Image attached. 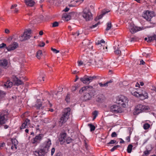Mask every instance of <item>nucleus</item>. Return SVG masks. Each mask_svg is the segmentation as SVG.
Listing matches in <instances>:
<instances>
[{"label":"nucleus","instance_id":"nucleus-1","mask_svg":"<svg viewBox=\"0 0 156 156\" xmlns=\"http://www.w3.org/2000/svg\"><path fill=\"white\" fill-rule=\"evenodd\" d=\"M51 145V140L48 139L44 143V148L35 151L34 153V154L36 156H46V154L48 152Z\"/></svg>","mask_w":156,"mask_h":156},{"label":"nucleus","instance_id":"nucleus-2","mask_svg":"<svg viewBox=\"0 0 156 156\" xmlns=\"http://www.w3.org/2000/svg\"><path fill=\"white\" fill-rule=\"evenodd\" d=\"M132 88H129V90L133 96L138 98H141L142 99H144L148 98V93L146 92L145 89L140 88L137 91H132Z\"/></svg>","mask_w":156,"mask_h":156},{"label":"nucleus","instance_id":"nucleus-3","mask_svg":"<svg viewBox=\"0 0 156 156\" xmlns=\"http://www.w3.org/2000/svg\"><path fill=\"white\" fill-rule=\"evenodd\" d=\"M70 108H69L64 109L63 114L59 121V124L61 125V126L65 123L68 119L70 113Z\"/></svg>","mask_w":156,"mask_h":156},{"label":"nucleus","instance_id":"nucleus-4","mask_svg":"<svg viewBox=\"0 0 156 156\" xmlns=\"http://www.w3.org/2000/svg\"><path fill=\"white\" fill-rule=\"evenodd\" d=\"M129 100L127 97L123 95H119L116 98V103L123 107L128 105Z\"/></svg>","mask_w":156,"mask_h":156},{"label":"nucleus","instance_id":"nucleus-5","mask_svg":"<svg viewBox=\"0 0 156 156\" xmlns=\"http://www.w3.org/2000/svg\"><path fill=\"white\" fill-rule=\"evenodd\" d=\"M44 135L42 133H40L36 135L31 140L30 142L32 144L37 145L40 143L43 140Z\"/></svg>","mask_w":156,"mask_h":156},{"label":"nucleus","instance_id":"nucleus-6","mask_svg":"<svg viewBox=\"0 0 156 156\" xmlns=\"http://www.w3.org/2000/svg\"><path fill=\"white\" fill-rule=\"evenodd\" d=\"M82 16L86 21H89L93 18L92 13L88 9L85 8L82 12Z\"/></svg>","mask_w":156,"mask_h":156},{"label":"nucleus","instance_id":"nucleus-7","mask_svg":"<svg viewBox=\"0 0 156 156\" xmlns=\"http://www.w3.org/2000/svg\"><path fill=\"white\" fill-rule=\"evenodd\" d=\"M96 78V76H91L86 75L83 77L80 78V80L83 83L88 84L92 82L94 79H95Z\"/></svg>","mask_w":156,"mask_h":156},{"label":"nucleus","instance_id":"nucleus-8","mask_svg":"<svg viewBox=\"0 0 156 156\" xmlns=\"http://www.w3.org/2000/svg\"><path fill=\"white\" fill-rule=\"evenodd\" d=\"M149 109L148 107L142 105H138L135 108V114H136L147 110Z\"/></svg>","mask_w":156,"mask_h":156},{"label":"nucleus","instance_id":"nucleus-9","mask_svg":"<svg viewBox=\"0 0 156 156\" xmlns=\"http://www.w3.org/2000/svg\"><path fill=\"white\" fill-rule=\"evenodd\" d=\"M128 28L132 34L134 33L137 31L144 30V29L143 27H136L132 23L129 24Z\"/></svg>","mask_w":156,"mask_h":156},{"label":"nucleus","instance_id":"nucleus-10","mask_svg":"<svg viewBox=\"0 0 156 156\" xmlns=\"http://www.w3.org/2000/svg\"><path fill=\"white\" fill-rule=\"evenodd\" d=\"M143 17L148 21H150L151 18L154 16L152 12L148 11H146L144 12Z\"/></svg>","mask_w":156,"mask_h":156},{"label":"nucleus","instance_id":"nucleus-11","mask_svg":"<svg viewBox=\"0 0 156 156\" xmlns=\"http://www.w3.org/2000/svg\"><path fill=\"white\" fill-rule=\"evenodd\" d=\"M31 30L30 29L25 31L23 34L20 37L21 41H23L29 39L30 37V34H31Z\"/></svg>","mask_w":156,"mask_h":156},{"label":"nucleus","instance_id":"nucleus-12","mask_svg":"<svg viewBox=\"0 0 156 156\" xmlns=\"http://www.w3.org/2000/svg\"><path fill=\"white\" fill-rule=\"evenodd\" d=\"M110 111L115 113L122 112L121 108L116 105H113L110 107Z\"/></svg>","mask_w":156,"mask_h":156},{"label":"nucleus","instance_id":"nucleus-13","mask_svg":"<svg viewBox=\"0 0 156 156\" xmlns=\"http://www.w3.org/2000/svg\"><path fill=\"white\" fill-rule=\"evenodd\" d=\"M18 47V44L16 42H14L12 44L8 47H6V48L8 51L13 50Z\"/></svg>","mask_w":156,"mask_h":156},{"label":"nucleus","instance_id":"nucleus-14","mask_svg":"<svg viewBox=\"0 0 156 156\" xmlns=\"http://www.w3.org/2000/svg\"><path fill=\"white\" fill-rule=\"evenodd\" d=\"M67 134L65 133H63L60 134V137L59 138V141L61 144L65 142V140L66 138Z\"/></svg>","mask_w":156,"mask_h":156},{"label":"nucleus","instance_id":"nucleus-15","mask_svg":"<svg viewBox=\"0 0 156 156\" xmlns=\"http://www.w3.org/2000/svg\"><path fill=\"white\" fill-rule=\"evenodd\" d=\"M93 87L91 86H87L82 87L80 90L79 92L80 93H82V92H84L86 91H90V89H91Z\"/></svg>","mask_w":156,"mask_h":156},{"label":"nucleus","instance_id":"nucleus-16","mask_svg":"<svg viewBox=\"0 0 156 156\" xmlns=\"http://www.w3.org/2000/svg\"><path fill=\"white\" fill-rule=\"evenodd\" d=\"M13 80L15 84L17 86L23 84V82L16 76H13Z\"/></svg>","mask_w":156,"mask_h":156},{"label":"nucleus","instance_id":"nucleus-17","mask_svg":"<svg viewBox=\"0 0 156 156\" xmlns=\"http://www.w3.org/2000/svg\"><path fill=\"white\" fill-rule=\"evenodd\" d=\"M30 120L28 119H26L25 122L23 123L20 127L21 129L26 128L27 126L30 124Z\"/></svg>","mask_w":156,"mask_h":156},{"label":"nucleus","instance_id":"nucleus-18","mask_svg":"<svg viewBox=\"0 0 156 156\" xmlns=\"http://www.w3.org/2000/svg\"><path fill=\"white\" fill-rule=\"evenodd\" d=\"M8 64V62L6 59L0 60V66L5 67Z\"/></svg>","mask_w":156,"mask_h":156},{"label":"nucleus","instance_id":"nucleus-19","mask_svg":"<svg viewBox=\"0 0 156 156\" xmlns=\"http://www.w3.org/2000/svg\"><path fill=\"white\" fill-rule=\"evenodd\" d=\"M110 11H106L105 10H103L102 11V14L100 15L98 17H96V18L95 19V20L96 21H97L98 20L100 19H101L103 17V16L106 13H108V12H109Z\"/></svg>","mask_w":156,"mask_h":156},{"label":"nucleus","instance_id":"nucleus-20","mask_svg":"<svg viewBox=\"0 0 156 156\" xmlns=\"http://www.w3.org/2000/svg\"><path fill=\"white\" fill-rule=\"evenodd\" d=\"M25 2L27 5L30 6H32L34 3V2L32 0H25Z\"/></svg>","mask_w":156,"mask_h":156},{"label":"nucleus","instance_id":"nucleus-21","mask_svg":"<svg viewBox=\"0 0 156 156\" xmlns=\"http://www.w3.org/2000/svg\"><path fill=\"white\" fill-rule=\"evenodd\" d=\"M117 47H114V52L117 55H119L121 53V51H120V47H119V45L118 44V45Z\"/></svg>","mask_w":156,"mask_h":156},{"label":"nucleus","instance_id":"nucleus-22","mask_svg":"<svg viewBox=\"0 0 156 156\" xmlns=\"http://www.w3.org/2000/svg\"><path fill=\"white\" fill-rule=\"evenodd\" d=\"M95 63L96 65L98 67H101L103 65V62L101 60L98 61H97L96 60H95Z\"/></svg>","mask_w":156,"mask_h":156},{"label":"nucleus","instance_id":"nucleus-23","mask_svg":"<svg viewBox=\"0 0 156 156\" xmlns=\"http://www.w3.org/2000/svg\"><path fill=\"white\" fill-rule=\"evenodd\" d=\"M12 83L9 81H7L4 84V86L7 88H10L12 86Z\"/></svg>","mask_w":156,"mask_h":156},{"label":"nucleus","instance_id":"nucleus-24","mask_svg":"<svg viewBox=\"0 0 156 156\" xmlns=\"http://www.w3.org/2000/svg\"><path fill=\"white\" fill-rule=\"evenodd\" d=\"M156 39V35L154 34L152 36H150L148 37V40L147 42H150Z\"/></svg>","mask_w":156,"mask_h":156},{"label":"nucleus","instance_id":"nucleus-25","mask_svg":"<svg viewBox=\"0 0 156 156\" xmlns=\"http://www.w3.org/2000/svg\"><path fill=\"white\" fill-rule=\"evenodd\" d=\"M112 81L110 80L109 81H107L105 83L103 84L101 83H98V84H99L100 87H107L108 86V84L109 83H112Z\"/></svg>","mask_w":156,"mask_h":156},{"label":"nucleus","instance_id":"nucleus-26","mask_svg":"<svg viewBox=\"0 0 156 156\" xmlns=\"http://www.w3.org/2000/svg\"><path fill=\"white\" fill-rule=\"evenodd\" d=\"M63 17L67 21L69 20L71 18L70 16L67 14H64L63 16Z\"/></svg>","mask_w":156,"mask_h":156},{"label":"nucleus","instance_id":"nucleus-27","mask_svg":"<svg viewBox=\"0 0 156 156\" xmlns=\"http://www.w3.org/2000/svg\"><path fill=\"white\" fill-rule=\"evenodd\" d=\"M133 147V145L131 144H129L128 145L127 148V151L128 153H131Z\"/></svg>","mask_w":156,"mask_h":156},{"label":"nucleus","instance_id":"nucleus-28","mask_svg":"<svg viewBox=\"0 0 156 156\" xmlns=\"http://www.w3.org/2000/svg\"><path fill=\"white\" fill-rule=\"evenodd\" d=\"M42 104H41V103H38L36 104L35 106L37 109H40L41 108L42 109L44 106L42 107Z\"/></svg>","mask_w":156,"mask_h":156},{"label":"nucleus","instance_id":"nucleus-29","mask_svg":"<svg viewBox=\"0 0 156 156\" xmlns=\"http://www.w3.org/2000/svg\"><path fill=\"white\" fill-rule=\"evenodd\" d=\"M42 54V52L41 50H39L37 52L36 57L38 59H40L41 56Z\"/></svg>","mask_w":156,"mask_h":156},{"label":"nucleus","instance_id":"nucleus-30","mask_svg":"<svg viewBox=\"0 0 156 156\" xmlns=\"http://www.w3.org/2000/svg\"><path fill=\"white\" fill-rule=\"evenodd\" d=\"M84 99L85 101L89 100L91 98L90 94L89 93H87L84 96Z\"/></svg>","mask_w":156,"mask_h":156},{"label":"nucleus","instance_id":"nucleus-31","mask_svg":"<svg viewBox=\"0 0 156 156\" xmlns=\"http://www.w3.org/2000/svg\"><path fill=\"white\" fill-rule=\"evenodd\" d=\"M12 145L17 146L18 144L17 140L16 139H12Z\"/></svg>","mask_w":156,"mask_h":156},{"label":"nucleus","instance_id":"nucleus-32","mask_svg":"<svg viewBox=\"0 0 156 156\" xmlns=\"http://www.w3.org/2000/svg\"><path fill=\"white\" fill-rule=\"evenodd\" d=\"M72 139L69 137H66L65 140V142H66L67 144H69L72 141Z\"/></svg>","mask_w":156,"mask_h":156},{"label":"nucleus","instance_id":"nucleus-33","mask_svg":"<svg viewBox=\"0 0 156 156\" xmlns=\"http://www.w3.org/2000/svg\"><path fill=\"white\" fill-rule=\"evenodd\" d=\"M88 126L90 127V131H92L94 130L95 127V126L92 124H88Z\"/></svg>","mask_w":156,"mask_h":156},{"label":"nucleus","instance_id":"nucleus-34","mask_svg":"<svg viewBox=\"0 0 156 156\" xmlns=\"http://www.w3.org/2000/svg\"><path fill=\"white\" fill-rule=\"evenodd\" d=\"M17 6V5L15 4L14 5H12L11 7V9H15L14 11L15 13H17L18 11V9H17L16 8V7Z\"/></svg>","mask_w":156,"mask_h":156},{"label":"nucleus","instance_id":"nucleus-35","mask_svg":"<svg viewBox=\"0 0 156 156\" xmlns=\"http://www.w3.org/2000/svg\"><path fill=\"white\" fill-rule=\"evenodd\" d=\"M93 115L94 116L93 119V120L95 119L96 118L98 115V112L97 111H94L93 113Z\"/></svg>","mask_w":156,"mask_h":156},{"label":"nucleus","instance_id":"nucleus-36","mask_svg":"<svg viewBox=\"0 0 156 156\" xmlns=\"http://www.w3.org/2000/svg\"><path fill=\"white\" fill-rule=\"evenodd\" d=\"M112 27V24L111 22H108L107 23V27L106 29V30H109Z\"/></svg>","mask_w":156,"mask_h":156},{"label":"nucleus","instance_id":"nucleus-37","mask_svg":"<svg viewBox=\"0 0 156 156\" xmlns=\"http://www.w3.org/2000/svg\"><path fill=\"white\" fill-rule=\"evenodd\" d=\"M101 43H105V41L103 39L101 40L100 41H98V42L96 43L98 45H99L100 47L101 46H102V45L101 44Z\"/></svg>","mask_w":156,"mask_h":156},{"label":"nucleus","instance_id":"nucleus-38","mask_svg":"<svg viewBox=\"0 0 156 156\" xmlns=\"http://www.w3.org/2000/svg\"><path fill=\"white\" fill-rule=\"evenodd\" d=\"M150 125L148 123H145L143 126V128L144 129H147L150 127Z\"/></svg>","mask_w":156,"mask_h":156},{"label":"nucleus","instance_id":"nucleus-39","mask_svg":"<svg viewBox=\"0 0 156 156\" xmlns=\"http://www.w3.org/2000/svg\"><path fill=\"white\" fill-rule=\"evenodd\" d=\"M150 151L146 150L144 151L143 156H146L150 154Z\"/></svg>","mask_w":156,"mask_h":156},{"label":"nucleus","instance_id":"nucleus-40","mask_svg":"<svg viewBox=\"0 0 156 156\" xmlns=\"http://www.w3.org/2000/svg\"><path fill=\"white\" fill-rule=\"evenodd\" d=\"M83 44H85L86 45H89V43H90V42L88 40H84L82 42Z\"/></svg>","mask_w":156,"mask_h":156},{"label":"nucleus","instance_id":"nucleus-41","mask_svg":"<svg viewBox=\"0 0 156 156\" xmlns=\"http://www.w3.org/2000/svg\"><path fill=\"white\" fill-rule=\"evenodd\" d=\"M120 147V146L119 145L115 146L111 149V151L112 152L113 151L115 150L118 147Z\"/></svg>","mask_w":156,"mask_h":156},{"label":"nucleus","instance_id":"nucleus-42","mask_svg":"<svg viewBox=\"0 0 156 156\" xmlns=\"http://www.w3.org/2000/svg\"><path fill=\"white\" fill-rule=\"evenodd\" d=\"M100 24V23L99 22H98L97 23L95 24L94 25L91 26L90 27V28L91 29H93L96 27H97L98 25H99Z\"/></svg>","mask_w":156,"mask_h":156},{"label":"nucleus","instance_id":"nucleus-43","mask_svg":"<svg viewBox=\"0 0 156 156\" xmlns=\"http://www.w3.org/2000/svg\"><path fill=\"white\" fill-rule=\"evenodd\" d=\"M83 1H84V0H82L81 1V2H82ZM80 1H81L77 0V1H75L73 0V1H71V3H73V4H74V5H76V3L80 2Z\"/></svg>","mask_w":156,"mask_h":156},{"label":"nucleus","instance_id":"nucleus-44","mask_svg":"<svg viewBox=\"0 0 156 156\" xmlns=\"http://www.w3.org/2000/svg\"><path fill=\"white\" fill-rule=\"evenodd\" d=\"M58 23L57 22H55L52 24V27H58Z\"/></svg>","mask_w":156,"mask_h":156},{"label":"nucleus","instance_id":"nucleus-45","mask_svg":"<svg viewBox=\"0 0 156 156\" xmlns=\"http://www.w3.org/2000/svg\"><path fill=\"white\" fill-rule=\"evenodd\" d=\"M51 50L55 53L57 54L59 52V51L57 50L55 48H51Z\"/></svg>","mask_w":156,"mask_h":156},{"label":"nucleus","instance_id":"nucleus-46","mask_svg":"<svg viewBox=\"0 0 156 156\" xmlns=\"http://www.w3.org/2000/svg\"><path fill=\"white\" fill-rule=\"evenodd\" d=\"M116 141L115 140H111V141L108 143V144H107L108 145H109V144H114V143H116Z\"/></svg>","mask_w":156,"mask_h":156},{"label":"nucleus","instance_id":"nucleus-47","mask_svg":"<svg viewBox=\"0 0 156 156\" xmlns=\"http://www.w3.org/2000/svg\"><path fill=\"white\" fill-rule=\"evenodd\" d=\"M11 149L13 151H15L17 149V146L12 145L11 147Z\"/></svg>","mask_w":156,"mask_h":156},{"label":"nucleus","instance_id":"nucleus-48","mask_svg":"<svg viewBox=\"0 0 156 156\" xmlns=\"http://www.w3.org/2000/svg\"><path fill=\"white\" fill-rule=\"evenodd\" d=\"M136 40H137L136 38L135 37H131L130 40V41L131 42H132V41H136Z\"/></svg>","mask_w":156,"mask_h":156},{"label":"nucleus","instance_id":"nucleus-49","mask_svg":"<svg viewBox=\"0 0 156 156\" xmlns=\"http://www.w3.org/2000/svg\"><path fill=\"white\" fill-rule=\"evenodd\" d=\"M117 136V134L115 132H113L111 134V137H116Z\"/></svg>","mask_w":156,"mask_h":156},{"label":"nucleus","instance_id":"nucleus-50","mask_svg":"<svg viewBox=\"0 0 156 156\" xmlns=\"http://www.w3.org/2000/svg\"><path fill=\"white\" fill-rule=\"evenodd\" d=\"M80 34V33H79V31H77L75 33H73V35L75 36V37L76 36H78Z\"/></svg>","mask_w":156,"mask_h":156},{"label":"nucleus","instance_id":"nucleus-51","mask_svg":"<svg viewBox=\"0 0 156 156\" xmlns=\"http://www.w3.org/2000/svg\"><path fill=\"white\" fill-rule=\"evenodd\" d=\"M5 144L4 142L0 144V150L2 149L5 146Z\"/></svg>","mask_w":156,"mask_h":156},{"label":"nucleus","instance_id":"nucleus-52","mask_svg":"<svg viewBox=\"0 0 156 156\" xmlns=\"http://www.w3.org/2000/svg\"><path fill=\"white\" fill-rule=\"evenodd\" d=\"M6 44H5L2 43V44H0V48H2L3 47H5V46L6 47Z\"/></svg>","mask_w":156,"mask_h":156},{"label":"nucleus","instance_id":"nucleus-53","mask_svg":"<svg viewBox=\"0 0 156 156\" xmlns=\"http://www.w3.org/2000/svg\"><path fill=\"white\" fill-rule=\"evenodd\" d=\"M55 149L54 148H53L51 150V154L52 155L53 154H54L55 151Z\"/></svg>","mask_w":156,"mask_h":156},{"label":"nucleus","instance_id":"nucleus-54","mask_svg":"<svg viewBox=\"0 0 156 156\" xmlns=\"http://www.w3.org/2000/svg\"><path fill=\"white\" fill-rule=\"evenodd\" d=\"M78 65L80 66L83 64V63L82 61H79L78 62Z\"/></svg>","mask_w":156,"mask_h":156},{"label":"nucleus","instance_id":"nucleus-55","mask_svg":"<svg viewBox=\"0 0 156 156\" xmlns=\"http://www.w3.org/2000/svg\"><path fill=\"white\" fill-rule=\"evenodd\" d=\"M140 65H144L145 64V62L142 59L140 60Z\"/></svg>","mask_w":156,"mask_h":156},{"label":"nucleus","instance_id":"nucleus-56","mask_svg":"<svg viewBox=\"0 0 156 156\" xmlns=\"http://www.w3.org/2000/svg\"><path fill=\"white\" fill-rule=\"evenodd\" d=\"M151 89L152 90H154L156 92V87H155L154 86H152L151 87Z\"/></svg>","mask_w":156,"mask_h":156},{"label":"nucleus","instance_id":"nucleus-57","mask_svg":"<svg viewBox=\"0 0 156 156\" xmlns=\"http://www.w3.org/2000/svg\"><path fill=\"white\" fill-rule=\"evenodd\" d=\"M76 5H74V4H73L70 2V3L69 4V6L70 7H75Z\"/></svg>","mask_w":156,"mask_h":156},{"label":"nucleus","instance_id":"nucleus-58","mask_svg":"<svg viewBox=\"0 0 156 156\" xmlns=\"http://www.w3.org/2000/svg\"><path fill=\"white\" fill-rule=\"evenodd\" d=\"M45 44V43L44 42H42L39 44V46L40 47H43L44 46Z\"/></svg>","mask_w":156,"mask_h":156},{"label":"nucleus","instance_id":"nucleus-59","mask_svg":"<svg viewBox=\"0 0 156 156\" xmlns=\"http://www.w3.org/2000/svg\"><path fill=\"white\" fill-rule=\"evenodd\" d=\"M55 156H62V155L60 152H58L56 154Z\"/></svg>","mask_w":156,"mask_h":156},{"label":"nucleus","instance_id":"nucleus-60","mask_svg":"<svg viewBox=\"0 0 156 156\" xmlns=\"http://www.w3.org/2000/svg\"><path fill=\"white\" fill-rule=\"evenodd\" d=\"M69 9L68 7H66V8L63 10V11L65 12H67L69 11Z\"/></svg>","mask_w":156,"mask_h":156},{"label":"nucleus","instance_id":"nucleus-61","mask_svg":"<svg viewBox=\"0 0 156 156\" xmlns=\"http://www.w3.org/2000/svg\"><path fill=\"white\" fill-rule=\"evenodd\" d=\"M126 140L127 142H129L130 140V137L129 136H127L126 138Z\"/></svg>","mask_w":156,"mask_h":156},{"label":"nucleus","instance_id":"nucleus-62","mask_svg":"<svg viewBox=\"0 0 156 156\" xmlns=\"http://www.w3.org/2000/svg\"><path fill=\"white\" fill-rule=\"evenodd\" d=\"M76 90V87H74V86H73V87H72V91H74Z\"/></svg>","mask_w":156,"mask_h":156},{"label":"nucleus","instance_id":"nucleus-63","mask_svg":"<svg viewBox=\"0 0 156 156\" xmlns=\"http://www.w3.org/2000/svg\"><path fill=\"white\" fill-rule=\"evenodd\" d=\"M5 32L6 34H8L9 32V31L8 29H6L5 30Z\"/></svg>","mask_w":156,"mask_h":156},{"label":"nucleus","instance_id":"nucleus-64","mask_svg":"<svg viewBox=\"0 0 156 156\" xmlns=\"http://www.w3.org/2000/svg\"><path fill=\"white\" fill-rule=\"evenodd\" d=\"M120 139L121 140L120 141V143H123L124 142V141L122 139L120 138Z\"/></svg>","mask_w":156,"mask_h":156}]
</instances>
